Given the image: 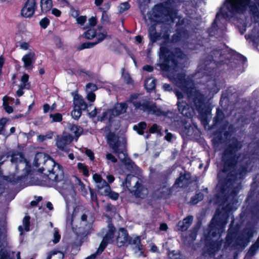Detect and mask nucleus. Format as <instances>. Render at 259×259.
Masks as SVG:
<instances>
[{
    "mask_svg": "<svg viewBox=\"0 0 259 259\" xmlns=\"http://www.w3.org/2000/svg\"><path fill=\"white\" fill-rule=\"evenodd\" d=\"M125 186L137 197L144 198L148 194V190L143 187L140 180L133 175H127L125 180Z\"/></svg>",
    "mask_w": 259,
    "mask_h": 259,
    "instance_id": "8",
    "label": "nucleus"
},
{
    "mask_svg": "<svg viewBox=\"0 0 259 259\" xmlns=\"http://www.w3.org/2000/svg\"><path fill=\"white\" fill-rule=\"evenodd\" d=\"M29 220L30 217L29 216H25L23 220V226H20L18 227V230L20 232V233H22V231L24 230L26 231H29Z\"/></svg>",
    "mask_w": 259,
    "mask_h": 259,
    "instance_id": "30",
    "label": "nucleus"
},
{
    "mask_svg": "<svg viewBox=\"0 0 259 259\" xmlns=\"http://www.w3.org/2000/svg\"><path fill=\"white\" fill-rule=\"evenodd\" d=\"M232 208L228 205L225 208H222V211L217 209L216 213L212 219L210 225V233L215 236H220L224 232L225 226L227 223V219L229 212Z\"/></svg>",
    "mask_w": 259,
    "mask_h": 259,
    "instance_id": "5",
    "label": "nucleus"
},
{
    "mask_svg": "<svg viewBox=\"0 0 259 259\" xmlns=\"http://www.w3.org/2000/svg\"><path fill=\"white\" fill-rule=\"evenodd\" d=\"M87 95V98L90 102H94L96 99V95L95 93L92 92H86Z\"/></svg>",
    "mask_w": 259,
    "mask_h": 259,
    "instance_id": "49",
    "label": "nucleus"
},
{
    "mask_svg": "<svg viewBox=\"0 0 259 259\" xmlns=\"http://www.w3.org/2000/svg\"><path fill=\"white\" fill-rule=\"evenodd\" d=\"M8 120L6 118H3L0 119V134H3L2 132L4 130L5 124Z\"/></svg>",
    "mask_w": 259,
    "mask_h": 259,
    "instance_id": "51",
    "label": "nucleus"
},
{
    "mask_svg": "<svg viewBox=\"0 0 259 259\" xmlns=\"http://www.w3.org/2000/svg\"><path fill=\"white\" fill-rule=\"evenodd\" d=\"M193 221V217L189 216L183 221H180L178 224V230L182 231H186L190 227Z\"/></svg>",
    "mask_w": 259,
    "mask_h": 259,
    "instance_id": "21",
    "label": "nucleus"
},
{
    "mask_svg": "<svg viewBox=\"0 0 259 259\" xmlns=\"http://www.w3.org/2000/svg\"><path fill=\"white\" fill-rule=\"evenodd\" d=\"M110 7V4L109 2L104 3L102 8H100V10L103 12V11H105L106 12L109 9Z\"/></svg>",
    "mask_w": 259,
    "mask_h": 259,
    "instance_id": "60",
    "label": "nucleus"
},
{
    "mask_svg": "<svg viewBox=\"0 0 259 259\" xmlns=\"http://www.w3.org/2000/svg\"><path fill=\"white\" fill-rule=\"evenodd\" d=\"M101 19L104 23H108L109 22L110 17L109 15L107 14V12H106L105 11H103V12H102Z\"/></svg>",
    "mask_w": 259,
    "mask_h": 259,
    "instance_id": "52",
    "label": "nucleus"
},
{
    "mask_svg": "<svg viewBox=\"0 0 259 259\" xmlns=\"http://www.w3.org/2000/svg\"><path fill=\"white\" fill-rule=\"evenodd\" d=\"M36 8L35 0H27L24 7L21 10V13L25 17L32 16Z\"/></svg>",
    "mask_w": 259,
    "mask_h": 259,
    "instance_id": "15",
    "label": "nucleus"
},
{
    "mask_svg": "<svg viewBox=\"0 0 259 259\" xmlns=\"http://www.w3.org/2000/svg\"><path fill=\"white\" fill-rule=\"evenodd\" d=\"M248 245V244H224V247L225 248L231 247L240 253Z\"/></svg>",
    "mask_w": 259,
    "mask_h": 259,
    "instance_id": "25",
    "label": "nucleus"
},
{
    "mask_svg": "<svg viewBox=\"0 0 259 259\" xmlns=\"http://www.w3.org/2000/svg\"><path fill=\"white\" fill-rule=\"evenodd\" d=\"M127 241H128V237L126 230L123 228H120L119 230L117 242L118 243H125Z\"/></svg>",
    "mask_w": 259,
    "mask_h": 259,
    "instance_id": "24",
    "label": "nucleus"
},
{
    "mask_svg": "<svg viewBox=\"0 0 259 259\" xmlns=\"http://www.w3.org/2000/svg\"><path fill=\"white\" fill-rule=\"evenodd\" d=\"M77 184L80 186V189L83 191V190L85 189V186L84 184L81 182V181L79 179H78L77 178H76Z\"/></svg>",
    "mask_w": 259,
    "mask_h": 259,
    "instance_id": "64",
    "label": "nucleus"
},
{
    "mask_svg": "<svg viewBox=\"0 0 259 259\" xmlns=\"http://www.w3.org/2000/svg\"><path fill=\"white\" fill-rule=\"evenodd\" d=\"M137 98L136 95L131 96L128 102H131L136 109L147 112L149 114H153L157 116L162 115L163 112L161 109L157 107L155 105L146 100H142L139 101H136Z\"/></svg>",
    "mask_w": 259,
    "mask_h": 259,
    "instance_id": "7",
    "label": "nucleus"
},
{
    "mask_svg": "<svg viewBox=\"0 0 259 259\" xmlns=\"http://www.w3.org/2000/svg\"><path fill=\"white\" fill-rule=\"evenodd\" d=\"M203 199V194L201 193L197 194L192 199V203L193 204H196L199 201L202 200Z\"/></svg>",
    "mask_w": 259,
    "mask_h": 259,
    "instance_id": "47",
    "label": "nucleus"
},
{
    "mask_svg": "<svg viewBox=\"0 0 259 259\" xmlns=\"http://www.w3.org/2000/svg\"><path fill=\"white\" fill-rule=\"evenodd\" d=\"M197 228H195L191 232L189 237L190 241H194L195 240L197 236Z\"/></svg>",
    "mask_w": 259,
    "mask_h": 259,
    "instance_id": "53",
    "label": "nucleus"
},
{
    "mask_svg": "<svg viewBox=\"0 0 259 259\" xmlns=\"http://www.w3.org/2000/svg\"><path fill=\"white\" fill-rule=\"evenodd\" d=\"M149 33L150 39L153 42L162 39L164 44L168 42L169 34L167 32H161L160 34H158L156 32L155 28L152 26L149 28Z\"/></svg>",
    "mask_w": 259,
    "mask_h": 259,
    "instance_id": "13",
    "label": "nucleus"
},
{
    "mask_svg": "<svg viewBox=\"0 0 259 259\" xmlns=\"http://www.w3.org/2000/svg\"><path fill=\"white\" fill-rule=\"evenodd\" d=\"M97 90V87L96 84L92 83H88L86 85V92H93Z\"/></svg>",
    "mask_w": 259,
    "mask_h": 259,
    "instance_id": "46",
    "label": "nucleus"
},
{
    "mask_svg": "<svg viewBox=\"0 0 259 259\" xmlns=\"http://www.w3.org/2000/svg\"><path fill=\"white\" fill-rule=\"evenodd\" d=\"M53 6L51 0H41L40 7L43 13L49 12Z\"/></svg>",
    "mask_w": 259,
    "mask_h": 259,
    "instance_id": "26",
    "label": "nucleus"
},
{
    "mask_svg": "<svg viewBox=\"0 0 259 259\" xmlns=\"http://www.w3.org/2000/svg\"><path fill=\"white\" fill-rule=\"evenodd\" d=\"M156 85V80L152 77L147 78L145 82V87L146 90L149 92L154 89Z\"/></svg>",
    "mask_w": 259,
    "mask_h": 259,
    "instance_id": "28",
    "label": "nucleus"
},
{
    "mask_svg": "<svg viewBox=\"0 0 259 259\" xmlns=\"http://www.w3.org/2000/svg\"><path fill=\"white\" fill-rule=\"evenodd\" d=\"M178 0H166L164 3V7L167 9V12L166 16V19L169 18L172 22H174L176 18L177 12L174 9V7L177 6Z\"/></svg>",
    "mask_w": 259,
    "mask_h": 259,
    "instance_id": "12",
    "label": "nucleus"
},
{
    "mask_svg": "<svg viewBox=\"0 0 259 259\" xmlns=\"http://www.w3.org/2000/svg\"><path fill=\"white\" fill-rule=\"evenodd\" d=\"M258 249L259 244H252L251 246L249 247L247 252L246 253L245 256V258L253 257L256 254Z\"/></svg>",
    "mask_w": 259,
    "mask_h": 259,
    "instance_id": "27",
    "label": "nucleus"
},
{
    "mask_svg": "<svg viewBox=\"0 0 259 259\" xmlns=\"http://www.w3.org/2000/svg\"><path fill=\"white\" fill-rule=\"evenodd\" d=\"M50 117L52 118V122H60L62 120V115L61 114L59 113L50 114Z\"/></svg>",
    "mask_w": 259,
    "mask_h": 259,
    "instance_id": "40",
    "label": "nucleus"
},
{
    "mask_svg": "<svg viewBox=\"0 0 259 259\" xmlns=\"http://www.w3.org/2000/svg\"><path fill=\"white\" fill-rule=\"evenodd\" d=\"M107 194H101L102 195L104 196H109L111 199L116 200L118 198L119 194L117 193L112 192L111 190V188L110 187V190L109 191V192L107 193Z\"/></svg>",
    "mask_w": 259,
    "mask_h": 259,
    "instance_id": "43",
    "label": "nucleus"
},
{
    "mask_svg": "<svg viewBox=\"0 0 259 259\" xmlns=\"http://www.w3.org/2000/svg\"><path fill=\"white\" fill-rule=\"evenodd\" d=\"M73 105L75 108L85 110L87 104L82 97L78 95H75L73 98Z\"/></svg>",
    "mask_w": 259,
    "mask_h": 259,
    "instance_id": "19",
    "label": "nucleus"
},
{
    "mask_svg": "<svg viewBox=\"0 0 259 259\" xmlns=\"http://www.w3.org/2000/svg\"><path fill=\"white\" fill-rule=\"evenodd\" d=\"M158 126L156 124H154L150 128L149 131L151 133H154L157 131Z\"/></svg>",
    "mask_w": 259,
    "mask_h": 259,
    "instance_id": "62",
    "label": "nucleus"
},
{
    "mask_svg": "<svg viewBox=\"0 0 259 259\" xmlns=\"http://www.w3.org/2000/svg\"><path fill=\"white\" fill-rule=\"evenodd\" d=\"M250 37L253 41L259 45V25L253 29Z\"/></svg>",
    "mask_w": 259,
    "mask_h": 259,
    "instance_id": "32",
    "label": "nucleus"
},
{
    "mask_svg": "<svg viewBox=\"0 0 259 259\" xmlns=\"http://www.w3.org/2000/svg\"><path fill=\"white\" fill-rule=\"evenodd\" d=\"M20 47L21 49H22L24 50H26L28 49L29 45L27 42H21V44L20 45Z\"/></svg>",
    "mask_w": 259,
    "mask_h": 259,
    "instance_id": "63",
    "label": "nucleus"
},
{
    "mask_svg": "<svg viewBox=\"0 0 259 259\" xmlns=\"http://www.w3.org/2000/svg\"><path fill=\"white\" fill-rule=\"evenodd\" d=\"M122 77L124 79V80L127 83H130L132 82V80L131 78V77L130 75L127 73H124L122 74Z\"/></svg>",
    "mask_w": 259,
    "mask_h": 259,
    "instance_id": "55",
    "label": "nucleus"
},
{
    "mask_svg": "<svg viewBox=\"0 0 259 259\" xmlns=\"http://www.w3.org/2000/svg\"><path fill=\"white\" fill-rule=\"evenodd\" d=\"M86 155L89 157L91 160H93L94 158V154L93 152L90 150H85Z\"/></svg>",
    "mask_w": 259,
    "mask_h": 259,
    "instance_id": "61",
    "label": "nucleus"
},
{
    "mask_svg": "<svg viewBox=\"0 0 259 259\" xmlns=\"http://www.w3.org/2000/svg\"><path fill=\"white\" fill-rule=\"evenodd\" d=\"M50 23L49 20L47 18L42 19L39 22L40 25L44 29L46 28Z\"/></svg>",
    "mask_w": 259,
    "mask_h": 259,
    "instance_id": "50",
    "label": "nucleus"
},
{
    "mask_svg": "<svg viewBox=\"0 0 259 259\" xmlns=\"http://www.w3.org/2000/svg\"><path fill=\"white\" fill-rule=\"evenodd\" d=\"M107 245L108 244H100L97 251L94 253H93V254L95 255L96 258L97 255L101 254L104 251Z\"/></svg>",
    "mask_w": 259,
    "mask_h": 259,
    "instance_id": "42",
    "label": "nucleus"
},
{
    "mask_svg": "<svg viewBox=\"0 0 259 259\" xmlns=\"http://www.w3.org/2000/svg\"><path fill=\"white\" fill-rule=\"evenodd\" d=\"M89 23L90 26H94L97 23V20L95 17H92L89 19Z\"/></svg>",
    "mask_w": 259,
    "mask_h": 259,
    "instance_id": "58",
    "label": "nucleus"
},
{
    "mask_svg": "<svg viewBox=\"0 0 259 259\" xmlns=\"http://www.w3.org/2000/svg\"><path fill=\"white\" fill-rule=\"evenodd\" d=\"M3 106L5 111L8 113H11L13 111V109L11 105L13 104L14 99L10 98L8 96H5L3 98Z\"/></svg>",
    "mask_w": 259,
    "mask_h": 259,
    "instance_id": "23",
    "label": "nucleus"
},
{
    "mask_svg": "<svg viewBox=\"0 0 259 259\" xmlns=\"http://www.w3.org/2000/svg\"><path fill=\"white\" fill-rule=\"evenodd\" d=\"M33 164L38 168V171L47 175L49 179L58 183L59 191L64 197L68 210L67 223L72 225L74 220H79L83 225L90 227L93 222L92 214L82 205L78 204V199L70 181L61 182L64 176L62 166L42 152L36 154Z\"/></svg>",
    "mask_w": 259,
    "mask_h": 259,
    "instance_id": "1",
    "label": "nucleus"
},
{
    "mask_svg": "<svg viewBox=\"0 0 259 259\" xmlns=\"http://www.w3.org/2000/svg\"><path fill=\"white\" fill-rule=\"evenodd\" d=\"M185 55L179 49L170 52L163 46H161L159 58L161 68L167 72L169 79L174 82L185 93L189 102L193 103L197 108L203 104L204 97L195 88H192L193 83L189 77L186 78L184 74H176L178 72L177 59L184 58Z\"/></svg>",
    "mask_w": 259,
    "mask_h": 259,
    "instance_id": "3",
    "label": "nucleus"
},
{
    "mask_svg": "<svg viewBox=\"0 0 259 259\" xmlns=\"http://www.w3.org/2000/svg\"><path fill=\"white\" fill-rule=\"evenodd\" d=\"M93 179L96 184V187L98 189L100 194H107L110 190V186L106 181L104 180L101 175L95 174L93 176Z\"/></svg>",
    "mask_w": 259,
    "mask_h": 259,
    "instance_id": "11",
    "label": "nucleus"
},
{
    "mask_svg": "<svg viewBox=\"0 0 259 259\" xmlns=\"http://www.w3.org/2000/svg\"><path fill=\"white\" fill-rule=\"evenodd\" d=\"M77 167L78 169L80 170V171L82 172L84 176H89V170L87 168V166L85 165L83 163H78L77 164Z\"/></svg>",
    "mask_w": 259,
    "mask_h": 259,
    "instance_id": "39",
    "label": "nucleus"
},
{
    "mask_svg": "<svg viewBox=\"0 0 259 259\" xmlns=\"http://www.w3.org/2000/svg\"><path fill=\"white\" fill-rule=\"evenodd\" d=\"M146 127V123L144 122L139 123L138 125L134 126L133 128L134 130L137 131L138 133L140 135L143 134V130Z\"/></svg>",
    "mask_w": 259,
    "mask_h": 259,
    "instance_id": "36",
    "label": "nucleus"
},
{
    "mask_svg": "<svg viewBox=\"0 0 259 259\" xmlns=\"http://www.w3.org/2000/svg\"><path fill=\"white\" fill-rule=\"evenodd\" d=\"M188 184V180L185 178L184 176L181 175L176 180L175 185L180 187L186 186Z\"/></svg>",
    "mask_w": 259,
    "mask_h": 259,
    "instance_id": "34",
    "label": "nucleus"
},
{
    "mask_svg": "<svg viewBox=\"0 0 259 259\" xmlns=\"http://www.w3.org/2000/svg\"><path fill=\"white\" fill-rule=\"evenodd\" d=\"M87 17L85 16H81L77 17L76 21L78 24H83L86 21Z\"/></svg>",
    "mask_w": 259,
    "mask_h": 259,
    "instance_id": "56",
    "label": "nucleus"
},
{
    "mask_svg": "<svg viewBox=\"0 0 259 259\" xmlns=\"http://www.w3.org/2000/svg\"><path fill=\"white\" fill-rule=\"evenodd\" d=\"M115 228L112 225H108V230L103 237L101 243H110L113 242Z\"/></svg>",
    "mask_w": 259,
    "mask_h": 259,
    "instance_id": "22",
    "label": "nucleus"
},
{
    "mask_svg": "<svg viewBox=\"0 0 259 259\" xmlns=\"http://www.w3.org/2000/svg\"><path fill=\"white\" fill-rule=\"evenodd\" d=\"M24 63V67L29 70L32 68V64L35 60V55L33 52H29L25 55L22 58Z\"/></svg>",
    "mask_w": 259,
    "mask_h": 259,
    "instance_id": "17",
    "label": "nucleus"
},
{
    "mask_svg": "<svg viewBox=\"0 0 259 259\" xmlns=\"http://www.w3.org/2000/svg\"><path fill=\"white\" fill-rule=\"evenodd\" d=\"M240 147V143L235 142L224 152L223 156L224 168L218 173V187H221L222 195L226 197L225 201L223 202V206L226 205L228 197H233L238 192L239 179L243 177L244 173L249 170L248 157L240 155L236 158V152Z\"/></svg>",
    "mask_w": 259,
    "mask_h": 259,
    "instance_id": "2",
    "label": "nucleus"
},
{
    "mask_svg": "<svg viewBox=\"0 0 259 259\" xmlns=\"http://www.w3.org/2000/svg\"><path fill=\"white\" fill-rule=\"evenodd\" d=\"M130 8V5L127 2H124L121 4L119 6V11L120 13H122L124 11L127 10Z\"/></svg>",
    "mask_w": 259,
    "mask_h": 259,
    "instance_id": "48",
    "label": "nucleus"
},
{
    "mask_svg": "<svg viewBox=\"0 0 259 259\" xmlns=\"http://www.w3.org/2000/svg\"><path fill=\"white\" fill-rule=\"evenodd\" d=\"M175 94L178 100L177 104L179 111L184 116H189L190 115L188 111L189 106L186 102H183L182 100L184 98L182 93L176 91H175Z\"/></svg>",
    "mask_w": 259,
    "mask_h": 259,
    "instance_id": "14",
    "label": "nucleus"
},
{
    "mask_svg": "<svg viewBox=\"0 0 259 259\" xmlns=\"http://www.w3.org/2000/svg\"><path fill=\"white\" fill-rule=\"evenodd\" d=\"M133 245L132 250L135 254L140 253L139 255L144 254L145 249L142 244H131Z\"/></svg>",
    "mask_w": 259,
    "mask_h": 259,
    "instance_id": "31",
    "label": "nucleus"
},
{
    "mask_svg": "<svg viewBox=\"0 0 259 259\" xmlns=\"http://www.w3.org/2000/svg\"><path fill=\"white\" fill-rule=\"evenodd\" d=\"M96 36V33L94 30L89 29L84 32L83 36L87 39H92Z\"/></svg>",
    "mask_w": 259,
    "mask_h": 259,
    "instance_id": "41",
    "label": "nucleus"
},
{
    "mask_svg": "<svg viewBox=\"0 0 259 259\" xmlns=\"http://www.w3.org/2000/svg\"><path fill=\"white\" fill-rule=\"evenodd\" d=\"M52 14L56 17H59L61 14V12L57 9L54 8L52 10Z\"/></svg>",
    "mask_w": 259,
    "mask_h": 259,
    "instance_id": "59",
    "label": "nucleus"
},
{
    "mask_svg": "<svg viewBox=\"0 0 259 259\" xmlns=\"http://www.w3.org/2000/svg\"><path fill=\"white\" fill-rule=\"evenodd\" d=\"M106 157L107 160L111 161L113 163H115L117 161L116 158L111 153H107Z\"/></svg>",
    "mask_w": 259,
    "mask_h": 259,
    "instance_id": "54",
    "label": "nucleus"
},
{
    "mask_svg": "<svg viewBox=\"0 0 259 259\" xmlns=\"http://www.w3.org/2000/svg\"><path fill=\"white\" fill-rule=\"evenodd\" d=\"M61 238V236L59 233L58 230L57 228L54 229V236H53V242L58 243Z\"/></svg>",
    "mask_w": 259,
    "mask_h": 259,
    "instance_id": "44",
    "label": "nucleus"
},
{
    "mask_svg": "<svg viewBox=\"0 0 259 259\" xmlns=\"http://www.w3.org/2000/svg\"><path fill=\"white\" fill-rule=\"evenodd\" d=\"M107 33L106 30H104L101 33H98L96 35V38L97 39V41L95 42L98 44V43L100 42L101 41H103L104 39H105L107 37Z\"/></svg>",
    "mask_w": 259,
    "mask_h": 259,
    "instance_id": "38",
    "label": "nucleus"
},
{
    "mask_svg": "<svg viewBox=\"0 0 259 259\" xmlns=\"http://www.w3.org/2000/svg\"><path fill=\"white\" fill-rule=\"evenodd\" d=\"M68 127L71 132L74 134L77 138H78L82 133V128L78 125L69 124Z\"/></svg>",
    "mask_w": 259,
    "mask_h": 259,
    "instance_id": "29",
    "label": "nucleus"
},
{
    "mask_svg": "<svg viewBox=\"0 0 259 259\" xmlns=\"http://www.w3.org/2000/svg\"><path fill=\"white\" fill-rule=\"evenodd\" d=\"M107 139L108 144L119 159L125 164H130L131 160L126 155L125 146L123 144H121L120 143L119 138L114 134L110 133L108 135Z\"/></svg>",
    "mask_w": 259,
    "mask_h": 259,
    "instance_id": "6",
    "label": "nucleus"
},
{
    "mask_svg": "<svg viewBox=\"0 0 259 259\" xmlns=\"http://www.w3.org/2000/svg\"><path fill=\"white\" fill-rule=\"evenodd\" d=\"M97 45V43L95 42H87L83 43L80 46V49L82 50L84 49H88V48H91L94 47L95 45Z\"/></svg>",
    "mask_w": 259,
    "mask_h": 259,
    "instance_id": "45",
    "label": "nucleus"
},
{
    "mask_svg": "<svg viewBox=\"0 0 259 259\" xmlns=\"http://www.w3.org/2000/svg\"><path fill=\"white\" fill-rule=\"evenodd\" d=\"M126 103H122L117 104L114 109H113L111 111H109L104 113V116L107 115L108 114H113V115H119L124 113L126 111Z\"/></svg>",
    "mask_w": 259,
    "mask_h": 259,
    "instance_id": "18",
    "label": "nucleus"
},
{
    "mask_svg": "<svg viewBox=\"0 0 259 259\" xmlns=\"http://www.w3.org/2000/svg\"><path fill=\"white\" fill-rule=\"evenodd\" d=\"M207 247V252L210 256H214L219 251L223 244H204Z\"/></svg>",
    "mask_w": 259,
    "mask_h": 259,
    "instance_id": "20",
    "label": "nucleus"
},
{
    "mask_svg": "<svg viewBox=\"0 0 259 259\" xmlns=\"http://www.w3.org/2000/svg\"><path fill=\"white\" fill-rule=\"evenodd\" d=\"M72 140L73 137L70 134L64 133L62 136L57 137L56 145L58 148L61 151L68 152V145Z\"/></svg>",
    "mask_w": 259,
    "mask_h": 259,
    "instance_id": "10",
    "label": "nucleus"
},
{
    "mask_svg": "<svg viewBox=\"0 0 259 259\" xmlns=\"http://www.w3.org/2000/svg\"><path fill=\"white\" fill-rule=\"evenodd\" d=\"M82 110H83L78 108H75V107H74V109L71 112V115L72 117L75 119H78L81 115Z\"/></svg>",
    "mask_w": 259,
    "mask_h": 259,
    "instance_id": "37",
    "label": "nucleus"
},
{
    "mask_svg": "<svg viewBox=\"0 0 259 259\" xmlns=\"http://www.w3.org/2000/svg\"><path fill=\"white\" fill-rule=\"evenodd\" d=\"M11 161L16 165V169H22L25 175L28 174L30 170V166L21 153H13Z\"/></svg>",
    "mask_w": 259,
    "mask_h": 259,
    "instance_id": "9",
    "label": "nucleus"
},
{
    "mask_svg": "<svg viewBox=\"0 0 259 259\" xmlns=\"http://www.w3.org/2000/svg\"><path fill=\"white\" fill-rule=\"evenodd\" d=\"M53 132L50 131L45 135H39L37 136V141L38 142H43L46 140L52 139Z\"/></svg>",
    "mask_w": 259,
    "mask_h": 259,
    "instance_id": "33",
    "label": "nucleus"
},
{
    "mask_svg": "<svg viewBox=\"0 0 259 259\" xmlns=\"http://www.w3.org/2000/svg\"><path fill=\"white\" fill-rule=\"evenodd\" d=\"M29 76L26 74H24L21 78V83L19 85V88L17 91V95L18 97L22 96L24 94L23 90L29 89L30 87L28 82Z\"/></svg>",
    "mask_w": 259,
    "mask_h": 259,
    "instance_id": "16",
    "label": "nucleus"
},
{
    "mask_svg": "<svg viewBox=\"0 0 259 259\" xmlns=\"http://www.w3.org/2000/svg\"><path fill=\"white\" fill-rule=\"evenodd\" d=\"M249 11L252 14L254 21L259 22V0H226L221 8L216 19L221 15L223 17H228L236 13L241 14Z\"/></svg>",
    "mask_w": 259,
    "mask_h": 259,
    "instance_id": "4",
    "label": "nucleus"
},
{
    "mask_svg": "<svg viewBox=\"0 0 259 259\" xmlns=\"http://www.w3.org/2000/svg\"><path fill=\"white\" fill-rule=\"evenodd\" d=\"M182 37V35L180 33H177L173 36L172 41L173 42H177L180 40Z\"/></svg>",
    "mask_w": 259,
    "mask_h": 259,
    "instance_id": "57",
    "label": "nucleus"
},
{
    "mask_svg": "<svg viewBox=\"0 0 259 259\" xmlns=\"http://www.w3.org/2000/svg\"><path fill=\"white\" fill-rule=\"evenodd\" d=\"M236 233L235 232H233L232 227H231L228 231V233L227 236L226 237L227 243H232V242H234L235 238L236 237Z\"/></svg>",
    "mask_w": 259,
    "mask_h": 259,
    "instance_id": "35",
    "label": "nucleus"
}]
</instances>
